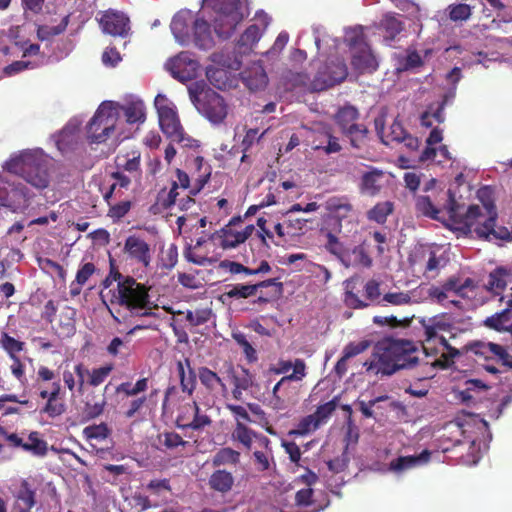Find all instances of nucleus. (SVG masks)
<instances>
[{"label": "nucleus", "instance_id": "obj_31", "mask_svg": "<svg viewBox=\"0 0 512 512\" xmlns=\"http://www.w3.org/2000/svg\"><path fill=\"white\" fill-rule=\"evenodd\" d=\"M430 457L431 452L425 449L418 455L400 456L396 458L391 461L390 468L397 472L405 471L428 463Z\"/></svg>", "mask_w": 512, "mask_h": 512}, {"label": "nucleus", "instance_id": "obj_22", "mask_svg": "<svg viewBox=\"0 0 512 512\" xmlns=\"http://www.w3.org/2000/svg\"><path fill=\"white\" fill-rule=\"evenodd\" d=\"M194 20L190 11H180L172 18L171 31L180 44L185 45L190 41Z\"/></svg>", "mask_w": 512, "mask_h": 512}, {"label": "nucleus", "instance_id": "obj_14", "mask_svg": "<svg viewBox=\"0 0 512 512\" xmlns=\"http://www.w3.org/2000/svg\"><path fill=\"white\" fill-rule=\"evenodd\" d=\"M211 423L212 420L207 414L200 413V408L195 401L184 403L178 408L175 424L179 429L202 431Z\"/></svg>", "mask_w": 512, "mask_h": 512}, {"label": "nucleus", "instance_id": "obj_44", "mask_svg": "<svg viewBox=\"0 0 512 512\" xmlns=\"http://www.w3.org/2000/svg\"><path fill=\"white\" fill-rule=\"evenodd\" d=\"M203 157L197 156L194 159L195 166L198 170H202L203 172L198 175V177L194 180L189 193L191 195H197L201 192V190L204 188V186L208 183L210 176H211V167L209 165L203 166Z\"/></svg>", "mask_w": 512, "mask_h": 512}, {"label": "nucleus", "instance_id": "obj_47", "mask_svg": "<svg viewBox=\"0 0 512 512\" xmlns=\"http://www.w3.org/2000/svg\"><path fill=\"white\" fill-rule=\"evenodd\" d=\"M69 15L64 16L60 23L56 26L49 25H38L37 27V38L40 41H48L54 36H58L65 32L69 24Z\"/></svg>", "mask_w": 512, "mask_h": 512}, {"label": "nucleus", "instance_id": "obj_56", "mask_svg": "<svg viewBox=\"0 0 512 512\" xmlns=\"http://www.w3.org/2000/svg\"><path fill=\"white\" fill-rule=\"evenodd\" d=\"M412 303L409 292H388L382 296V305L403 306Z\"/></svg>", "mask_w": 512, "mask_h": 512}, {"label": "nucleus", "instance_id": "obj_61", "mask_svg": "<svg viewBox=\"0 0 512 512\" xmlns=\"http://www.w3.org/2000/svg\"><path fill=\"white\" fill-rule=\"evenodd\" d=\"M66 411V405L61 398H50L42 409V412L51 418L58 417Z\"/></svg>", "mask_w": 512, "mask_h": 512}, {"label": "nucleus", "instance_id": "obj_29", "mask_svg": "<svg viewBox=\"0 0 512 512\" xmlns=\"http://www.w3.org/2000/svg\"><path fill=\"white\" fill-rule=\"evenodd\" d=\"M194 43L200 49H209L214 45L210 24L203 18H195L193 22Z\"/></svg>", "mask_w": 512, "mask_h": 512}, {"label": "nucleus", "instance_id": "obj_49", "mask_svg": "<svg viewBox=\"0 0 512 512\" xmlns=\"http://www.w3.org/2000/svg\"><path fill=\"white\" fill-rule=\"evenodd\" d=\"M415 210L418 215L434 220L439 219L440 210L433 204L429 196L419 195L415 199Z\"/></svg>", "mask_w": 512, "mask_h": 512}, {"label": "nucleus", "instance_id": "obj_64", "mask_svg": "<svg viewBox=\"0 0 512 512\" xmlns=\"http://www.w3.org/2000/svg\"><path fill=\"white\" fill-rule=\"evenodd\" d=\"M105 405L106 401L104 399L95 403L86 402L83 407L84 418L91 420L99 417L104 412Z\"/></svg>", "mask_w": 512, "mask_h": 512}, {"label": "nucleus", "instance_id": "obj_46", "mask_svg": "<svg viewBox=\"0 0 512 512\" xmlns=\"http://www.w3.org/2000/svg\"><path fill=\"white\" fill-rule=\"evenodd\" d=\"M240 452L230 448H220L212 458V465L220 467L224 465H237L240 462Z\"/></svg>", "mask_w": 512, "mask_h": 512}, {"label": "nucleus", "instance_id": "obj_32", "mask_svg": "<svg viewBox=\"0 0 512 512\" xmlns=\"http://www.w3.org/2000/svg\"><path fill=\"white\" fill-rule=\"evenodd\" d=\"M360 117L358 109L350 104L340 107L334 115V121L339 127L341 133L346 132L352 127L358 125Z\"/></svg>", "mask_w": 512, "mask_h": 512}, {"label": "nucleus", "instance_id": "obj_2", "mask_svg": "<svg viewBox=\"0 0 512 512\" xmlns=\"http://www.w3.org/2000/svg\"><path fill=\"white\" fill-rule=\"evenodd\" d=\"M51 163L40 149H28L11 156L3 168L23 178L38 190L47 188L51 181Z\"/></svg>", "mask_w": 512, "mask_h": 512}, {"label": "nucleus", "instance_id": "obj_58", "mask_svg": "<svg viewBox=\"0 0 512 512\" xmlns=\"http://www.w3.org/2000/svg\"><path fill=\"white\" fill-rule=\"evenodd\" d=\"M83 434L87 439L104 440L110 434V429L106 423H100L98 425H90L83 429Z\"/></svg>", "mask_w": 512, "mask_h": 512}, {"label": "nucleus", "instance_id": "obj_30", "mask_svg": "<svg viewBox=\"0 0 512 512\" xmlns=\"http://www.w3.org/2000/svg\"><path fill=\"white\" fill-rule=\"evenodd\" d=\"M325 238L326 242L324 248L326 251L338 258L343 265L349 267L351 265L350 249H348L331 231L325 232Z\"/></svg>", "mask_w": 512, "mask_h": 512}, {"label": "nucleus", "instance_id": "obj_18", "mask_svg": "<svg viewBox=\"0 0 512 512\" xmlns=\"http://www.w3.org/2000/svg\"><path fill=\"white\" fill-rule=\"evenodd\" d=\"M113 365L108 364L89 370L83 363L74 366L76 377H78V392L82 393L85 384V376H88L87 384L96 387L102 384L113 370Z\"/></svg>", "mask_w": 512, "mask_h": 512}, {"label": "nucleus", "instance_id": "obj_57", "mask_svg": "<svg viewBox=\"0 0 512 512\" xmlns=\"http://www.w3.org/2000/svg\"><path fill=\"white\" fill-rule=\"evenodd\" d=\"M232 337L235 340V342L242 348L243 353L245 354V357L248 360V362L252 363L257 361V352L243 333H233Z\"/></svg>", "mask_w": 512, "mask_h": 512}, {"label": "nucleus", "instance_id": "obj_63", "mask_svg": "<svg viewBox=\"0 0 512 512\" xmlns=\"http://www.w3.org/2000/svg\"><path fill=\"white\" fill-rule=\"evenodd\" d=\"M369 346H370V343L367 340H363L360 342L348 343L343 349L344 359L349 360L350 358H353V357L363 353L365 350L368 349Z\"/></svg>", "mask_w": 512, "mask_h": 512}, {"label": "nucleus", "instance_id": "obj_13", "mask_svg": "<svg viewBox=\"0 0 512 512\" xmlns=\"http://www.w3.org/2000/svg\"><path fill=\"white\" fill-rule=\"evenodd\" d=\"M380 282L376 279L368 280L364 287V296L367 301L359 298L355 292L356 287L352 285V281H347L346 290L344 293V303L347 307L352 309H365L372 305H382V296L380 290Z\"/></svg>", "mask_w": 512, "mask_h": 512}, {"label": "nucleus", "instance_id": "obj_6", "mask_svg": "<svg viewBox=\"0 0 512 512\" xmlns=\"http://www.w3.org/2000/svg\"><path fill=\"white\" fill-rule=\"evenodd\" d=\"M118 113L112 102L100 104L94 116L87 124V138L91 143H103L114 132Z\"/></svg>", "mask_w": 512, "mask_h": 512}, {"label": "nucleus", "instance_id": "obj_59", "mask_svg": "<svg viewBox=\"0 0 512 512\" xmlns=\"http://www.w3.org/2000/svg\"><path fill=\"white\" fill-rule=\"evenodd\" d=\"M351 254V265L350 266H363L369 268L372 265V259L367 254L365 249L358 245L350 251Z\"/></svg>", "mask_w": 512, "mask_h": 512}, {"label": "nucleus", "instance_id": "obj_19", "mask_svg": "<svg viewBox=\"0 0 512 512\" xmlns=\"http://www.w3.org/2000/svg\"><path fill=\"white\" fill-rule=\"evenodd\" d=\"M100 26L104 33L112 36H125L128 32L129 19L122 12L112 9L104 11L99 19Z\"/></svg>", "mask_w": 512, "mask_h": 512}, {"label": "nucleus", "instance_id": "obj_33", "mask_svg": "<svg viewBox=\"0 0 512 512\" xmlns=\"http://www.w3.org/2000/svg\"><path fill=\"white\" fill-rule=\"evenodd\" d=\"M245 86L251 91L264 89L268 83V77L262 66L257 65L241 73Z\"/></svg>", "mask_w": 512, "mask_h": 512}, {"label": "nucleus", "instance_id": "obj_54", "mask_svg": "<svg viewBox=\"0 0 512 512\" xmlns=\"http://www.w3.org/2000/svg\"><path fill=\"white\" fill-rule=\"evenodd\" d=\"M447 10L449 19L453 22L467 21L472 15V7L466 3L451 4Z\"/></svg>", "mask_w": 512, "mask_h": 512}, {"label": "nucleus", "instance_id": "obj_16", "mask_svg": "<svg viewBox=\"0 0 512 512\" xmlns=\"http://www.w3.org/2000/svg\"><path fill=\"white\" fill-rule=\"evenodd\" d=\"M375 129L378 135L381 137L382 142L388 145L390 142L404 143V145L411 151H415L419 147V140L417 137L409 134L402 123L396 118L390 126V132L385 136L384 139V119L378 117L375 119Z\"/></svg>", "mask_w": 512, "mask_h": 512}, {"label": "nucleus", "instance_id": "obj_12", "mask_svg": "<svg viewBox=\"0 0 512 512\" xmlns=\"http://www.w3.org/2000/svg\"><path fill=\"white\" fill-rule=\"evenodd\" d=\"M158 113L159 125L162 132L170 140H181V129L179 117L172 103L165 95L158 94L154 101Z\"/></svg>", "mask_w": 512, "mask_h": 512}, {"label": "nucleus", "instance_id": "obj_40", "mask_svg": "<svg viewBox=\"0 0 512 512\" xmlns=\"http://www.w3.org/2000/svg\"><path fill=\"white\" fill-rule=\"evenodd\" d=\"M127 123H143L146 119L145 105L143 101H131L122 106Z\"/></svg>", "mask_w": 512, "mask_h": 512}, {"label": "nucleus", "instance_id": "obj_36", "mask_svg": "<svg viewBox=\"0 0 512 512\" xmlns=\"http://www.w3.org/2000/svg\"><path fill=\"white\" fill-rule=\"evenodd\" d=\"M234 481L235 479L231 472L218 469L210 475L208 485L210 489L225 494L232 490Z\"/></svg>", "mask_w": 512, "mask_h": 512}, {"label": "nucleus", "instance_id": "obj_4", "mask_svg": "<svg viewBox=\"0 0 512 512\" xmlns=\"http://www.w3.org/2000/svg\"><path fill=\"white\" fill-rule=\"evenodd\" d=\"M419 322L423 329V349L427 355L437 354L438 346L447 350L452 357L459 354V351L453 348L443 335L444 332H451L453 327L445 315L442 314L430 318H422Z\"/></svg>", "mask_w": 512, "mask_h": 512}, {"label": "nucleus", "instance_id": "obj_24", "mask_svg": "<svg viewBox=\"0 0 512 512\" xmlns=\"http://www.w3.org/2000/svg\"><path fill=\"white\" fill-rule=\"evenodd\" d=\"M15 498L14 508L18 512H31V509L36 505V489L27 480L22 479L19 486L13 492Z\"/></svg>", "mask_w": 512, "mask_h": 512}, {"label": "nucleus", "instance_id": "obj_62", "mask_svg": "<svg viewBox=\"0 0 512 512\" xmlns=\"http://www.w3.org/2000/svg\"><path fill=\"white\" fill-rule=\"evenodd\" d=\"M288 82L291 84L292 87H301L305 88L311 92V83L312 80H310V77L307 73L304 72H290L287 76Z\"/></svg>", "mask_w": 512, "mask_h": 512}, {"label": "nucleus", "instance_id": "obj_25", "mask_svg": "<svg viewBox=\"0 0 512 512\" xmlns=\"http://www.w3.org/2000/svg\"><path fill=\"white\" fill-rule=\"evenodd\" d=\"M483 323L489 329L512 334V296H509L503 310L487 317Z\"/></svg>", "mask_w": 512, "mask_h": 512}, {"label": "nucleus", "instance_id": "obj_21", "mask_svg": "<svg viewBox=\"0 0 512 512\" xmlns=\"http://www.w3.org/2000/svg\"><path fill=\"white\" fill-rule=\"evenodd\" d=\"M402 16L393 12L384 14L377 24L379 35L383 38L386 45H390L395 41L398 35L404 30V22Z\"/></svg>", "mask_w": 512, "mask_h": 512}, {"label": "nucleus", "instance_id": "obj_28", "mask_svg": "<svg viewBox=\"0 0 512 512\" xmlns=\"http://www.w3.org/2000/svg\"><path fill=\"white\" fill-rule=\"evenodd\" d=\"M385 178V173L377 168H371L365 172L359 184V189L362 194L369 196H376L382 189V182Z\"/></svg>", "mask_w": 512, "mask_h": 512}, {"label": "nucleus", "instance_id": "obj_11", "mask_svg": "<svg viewBox=\"0 0 512 512\" xmlns=\"http://www.w3.org/2000/svg\"><path fill=\"white\" fill-rule=\"evenodd\" d=\"M348 75L344 60L336 58L322 65L311 83L312 91H324L343 82Z\"/></svg>", "mask_w": 512, "mask_h": 512}, {"label": "nucleus", "instance_id": "obj_41", "mask_svg": "<svg viewBox=\"0 0 512 512\" xmlns=\"http://www.w3.org/2000/svg\"><path fill=\"white\" fill-rule=\"evenodd\" d=\"M208 81L217 89L225 90L231 86L230 73L219 67H208L206 70Z\"/></svg>", "mask_w": 512, "mask_h": 512}, {"label": "nucleus", "instance_id": "obj_15", "mask_svg": "<svg viewBox=\"0 0 512 512\" xmlns=\"http://www.w3.org/2000/svg\"><path fill=\"white\" fill-rule=\"evenodd\" d=\"M273 287L272 292L270 293V297L276 298L282 295L283 293V284L279 282L276 278L267 279L264 281H260L256 284H235V285H226L225 292L222 294V297L228 299H247L249 297H253L256 295L257 291L261 288Z\"/></svg>", "mask_w": 512, "mask_h": 512}, {"label": "nucleus", "instance_id": "obj_5", "mask_svg": "<svg viewBox=\"0 0 512 512\" xmlns=\"http://www.w3.org/2000/svg\"><path fill=\"white\" fill-rule=\"evenodd\" d=\"M204 1L215 13L213 25L217 36L222 39L231 37L237 25L244 19L242 2L240 0Z\"/></svg>", "mask_w": 512, "mask_h": 512}, {"label": "nucleus", "instance_id": "obj_39", "mask_svg": "<svg viewBox=\"0 0 512 512\" xmlns=\"http://www.w3.org/2000/svg\"><path fill=\"white\" fill-rule=\"evenodd\" d=\"M95 271L96 267L92 262H87L78 269L75 280L70 285L71 296H77L81 293L82 287L87 283Z\"/></svg>", "mask_w": 512, "mask_h": 512}, {"label": "nucleus", "instance_id": "obj_3", "mask_svg": "<svg viewBox=\"0 0 512 512\" xmlns=\"http://www.w3.org/2000/svg\"><path fill=\"white\" fill-rule=\"evenodd\" d=\"M109 293L112 305L124 307L133 315L151 316L152 309L157 307L150 299L149 288L133 277L125 278Z\"/></svg>", "mask_w": 512, "mask_h": 512}, {"label": "nucleus", "instance_id": "obj_50", "mask_svg": "<svg viewBox=\"0 0 512 512\" xmlns=\"http://www.w3.org/2000/svg\"><path fill=\"white\" fill-rule=\"evenodd\" d=\"M0 344L6 351L9 358L18 356V353L22 352L25 348V343L15 339L6 332H2L0 337Z\"/></svg>", "mask_w": 512, "mask_h": 512}, {"label": "nucleus", "instance_id": "obj_60", "mask_svg": "<svg viewBox=\"0 0 512 512\" xmlns=\"http://www.w3.org/2000/svg\"><path fill=\"white\" fill-rule=\"evenodd\" d=\"M108 205L109 210L107 216L113 219L114 221H119L130 211L132 202L130 200H124L116 204H111L109 202Z\"/></svg>", "mask_w": 512, "mask_h": 512}, {"label": "nucleus", "instance_id": "obj_45", "mask_svg": "<svg viewBox=\"0 0 512 512\" xmlns=\"http://www.w3.org/2000/svg\"><path fill=\"white\" fill-rule=\"evenodd\" d=\"M394 211V203L391 201L378 202L368 212L367 218L378 224H384L389 215Z\"/></svg>", "mask_w": 512, "mask_h": 512}, {"label": "nucleus", "instance_id": "obj_51", "mask_svg": "<svg viewBox=\"0 0 512 512\" xmlns=\"http://www.w3.org/2000/svg\"><path fill=\"white\" fill-rule=\"evenodd\" d=\"M338 403L339 397L335 396L332 400L317 407V409L313 413V416L320 426L325 424L329 420V418L336 410Z\"/></svg>", "mask_w": 512, "mask_h": 512}, {"label": "nucleus", "instance_id": "obj_27", "mask_svg": "<svg viewBox=\"0 0 512 512\" xmlns=\"http://www.w3.org/2000/svg\"><path fill=\"white\" fill-rule=\"evenodd\" d=\"M351 64L360 73H373L378 68V61L370 45L351 52Z\"/></svg>", "mask_w": 512, "mask_h": 512}, {"label": "nucleus", "instance_id": "obj_52", "mask_svg": "<svg viewBox=\"0 0 512 512\" xmlns=\"http://www.w3.org/2000/svg\"><path fill=\"white\" fill-rule=\"evenodd\" d=\"M29 442H24L23 450L31 452L33 455L44 456L47 453V443L39 438V433L33 431L28 436Z\"/></svg>", "mask_w": 512, "mask_h": 512}, {"label": "nucleus", "instance_id": "obj_23", "mask_svg": "<svg viewBox=\"0 0 512 512\" xmlns=\"http://www.w3.org/2000/svg\"><path fill=\"white\" fill-rule=\"evenodd\" d=\"M232 438L248 450L252 448L253 441H255L260 448H269L271 444V440L267 436L257 433L244 423H236L232 432Z\"/></svg>", "mask_w": 512, "mask_h": 512}, {"label": "nucleus", "instance_id": "obj_37", "mask_svg": "<svg viewBox=\"0 0 512 512\" xmlns=\"http://www.w3.org/2000/svg\"><path fill=\"white\" fill-rule=\"evenodd\" d=\"M325 209L339 220L345 219L353 211V205L347 197H330L325 202Z\"/></svg>", "mask_w": 512, "mask_h": 512}, {"label": "nucleus", "instance_id": "obj_17", "mask_svg": "<svg viewBox=\"0 0 512 512\" xmlns=\"http://www.w3.org/2000/svg\"><path fill=\"white\" fill-rule=\"evenodd\" d=\"M123 251L136 263L147 268L152 261L150 245L140 236L130 235L126 238Z\"/></svg>", "mask_w": 512, "mask_h": 512}, {"label": "nucleus", "instance_id": "obj_9", "mask_svg": "<svg viewBox=\"0 0 512 512\" xmlns=\"http://www.w3.org/2000/svg\"><path fill=\"white\" fill-rule=\"evenodd\" d=\"M32 194L20 182H10L0 173V206L13 212H23L30 205Z\"/></svg>", "mask_w": 512, "mask_h": 512}, {"label": "nucleus", "instance_id": "obj_43", "mask_svg": "<svg viewBox=\"0 0 512 512\" xmlns=\"http://www.w3.org/2000/svg\"><path fill=\"white\" fill-rule=\"evenodd\" d=\"M344 41L350 52L361 48L363 49L369 45L367 42V37L364 33V29L361 26L348 29L345 33Z\"/></svg>", "mask_w": 512, "mask_h": 512}, {"label": "nucleus", "instance_id": "obj_34", "mask_svg": "<svg viewBox=\"0 0 512 512\" xmlns=\"http://www.w3.org/2000/svg\"><path fill=\"white\" fill-rule=\"evenodd\" d=\"M177 372L180 378L182 391L192 395L196 388V374L194 369L191 367L189 358H185L184 361L177 362Z\"/></svg>", "mask_w": 512, "mask_h": 512}, {"label": "nucleus", "instance_id": "obj_1", "mask_svg": "<svg viewBox=\"0 0 512 512\" xmlns=\"http://www.w3.org/2000/svg\"><path fill=\"white\" fill-rule=\"evenodd\" d=\"M413 342L401 339L386 338L375 346L376 360L368 369H375L377 374L390 376L401 369L415 367L419 358Z\"/></svg>", "mask_w": 512, "mask_h": 512}, {"label": "nucleus", "instance_id": "obj_20", "mask_svg": "<svg viewBox=\"0 0 512 512\" xmlns=\"http://www.w3.org/2000/svg\"><path fill=\"white\" fill-rule=\"evenodd\" d=\"M473 351L476 355L486 359H494L507 369L512 370V352L510 353L504 346L493 342H477L474 344Z\"/></svg>", "mask_w": 512, "mask_h": 512}, {"label": "nucleus", "instance_id": "obj_48", "mask_svg": "<svg viewBox=\"0 0 512 512\" xmlns=\"http://www.w3.org/2000/svg\"><path fill=\"white\" fill-rule=\"evenodd\" d=\"M198 377L201 384L210 392L216 391L218 387L225 388V384L218 374L208 367H200L198 369Z\"/></svg>", "mask_w": 512, "mask_h": 512}, {"label": "nucleus", "instance_id": "obj_42", "mask_svg": "<svg viewBox=\"0 0 512 512\" xmlns=\"http://www.w3.org/2000/svg\"><path fill=\"white\" fill-rule=\"evenodd\" d=\"M342 134L349 139L350 145L355 149H361L367 145L369 130L366 125L362 123H359Z\"/></svg>", "mask_w": 512, "mask_h": 512}, {"label": "nucleus", "instance_id": "obj_38", "mask_svg": "<svg viewBox=\"0 0 512 512\" xmlns=\"http://www.w3.org/2000/svg\"><path fill=\"white\" fill-rule=\"evenodd\" d=\"M173 314L178 317H184L189 326L196 327L203 325L210 320L212 316V310L208 308H199L196 310L187 311L178 310L174 311Z\"/></svg>", "mask_w": 512, "mask_h": 512}, {"label": "nucleus", "instance_id": "obj_10", "mask_svg": "<svg viewBox=\"0 0 512 512\" xmlns=\"http://www.w3.org/2000/svg\"><path fill=\"white\" fill-rule=\"evenodd\" d=\"M477 284L471 278L461 281L458 277L448 278L440 287L432 285L427 289L428 297L439 304H443L448 298V293L453 292L463 299H471L476 295Z\"/></svg>", "mask_w": 512, "mask_h": 512}, {"label": "nucleus", "instance_id": "obj_26", "mask_svg": "<svg viewBox=\"0 0 512 512\" xmlns=\"http://www.w3.org/2000/svg\"><path fill=\"white\" fill-rule=\"evenodd\" d=\"M241 223L242 219L240 216L233 217L228 224L217 232L222 248H235L245 242V235H241V232L235 229V226Z\"/></svg>", "mask_w": 512, "mask_h": 512}, {"label": "nucleus", "instance_id": "obj_55", "mask_svg": "<svg viewBox=\"0 0 512 512\" xmlns=\"http://www.w3.org/2000/svg\"><path fill=\"white\" fill-rule=\"evenodd\" d=\"M319 427L320 425L314 418L313 414H310L299 420L296 428L291 431V434L297 436H305L316 431Z\"/></svg>", "mask_w": 512, "mask_h": 512}, {"label": "nucleus", "instance_id": "obj_8", "mask_svg": "<svg viewBox=\"0 0 512 512\" xmlns=\"http://www.w3.org/2000/svg\"><path fill=\"white\" fill-rule=\"evenodd\" d=\"M306 375L305 361L297 358L295 370L291 374L283 376L274 385L270 405L276 410L285 409L288 402H290L295 395V388L292 386V381H302Z\"/></svg>", "mask_w": 512, "mask_h": 512}, {"label": "nucleus", "instance_id": "obj_35", "mask_svg": "<svg viewBox=\"0 0 512 512\" xmlns=\"http://www.w3.org/2000/svg\"><path fill=\"white\" fill-rule=\"evenodd\" d=\"M508 281H512V276L508 267H497L490 272L486 288L495 295H499L506 288Z\"/></svg>", "mask_w": 512, "mask_h": 512}, {"label": "nucleus", "instance_id": "obj_7", "mask_svg": "<svg viewBox=\"0 0 512 512\" xmlns=\"http://www.w3.org/2000/svg\"><path fill=\"white\" fill-rule=\"evenodd\" d=\"M192 103L210 122L219 124L227 116V104L224 98L212 89H189Z\"/></svg>", "mask_w": 512, "mask_h": 512}, {"label": "nucleus", "instance_id": "obj_53", "mask_svg": "<svg viewBox=\"0 0 512 512\" xmlns=\"http://www.w3.org/2000/svg\"><path fill=\"white\" fill-rule=\"evenodd\" d=\"M254 465L260 472H264L270 469L271 462H274L273 452L271 444L269 448H262V450H256L253 452Z\"/></svg>", "mask_w": 512, "mask_h": 512}]
</instances>
